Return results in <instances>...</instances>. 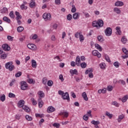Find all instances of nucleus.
<instances>
[{
    "label": "nucleus",
    "instance_id": "nucleus-1",
    "mask_svg": "<svg viewBox=\"0 0 128 128\" xmlns=\"http://www.w3.org/2000/svg\"><path fill=\"white\" fill-rule=\"evenodd\" d=\"M92 26L94 28H102V26H104V21L102 20H98V21H93Z\"/></svg>",
    "mask_w": 128,
    "mask_h": 128
},
{
    "label": "nucleus",
    "instance_id": "nucleus-2",
    "mask_svg": "<svg viewBox=\"0 0 128 128\" xmlns=\"http://www.w3.org/2000/svg\"><path fill=\"white\" fill-rule=\"evenodd\" d=\"M5 68L6 70H8L10 72H12L14 70H16V67L14 65L13 62H9L5 64Z\"/></svg>",
    "mask_w": 128,
    "mask_h": 128
},
{
    "label": "nucleus",
    "instance_id": "nucleus-3",
    "mask_svg": "<svg viewBox=\"0 0 128 128\" xmlns=\"http://www.w3.org/2000/svg\"><path fill=\"white\" fill-rule=\"evenodd\" d=\"M42 18L46 22H48V20H52V14L50 13H44Z\"/></svg>",
    "mask_w": 128,
    "mask_h": 128
},
{
    "label": "nucleus",
    "instance_id": "nucleus-4",
    "mask_svg": "<svg viewBox=\"0 0 128 128\" xmlns=\"http://www.w3.org/2000/svg\"><path fill=\"white\" fill-rule=\"evenodd\" d=\"M28 86L26 82L22 81L20 82V88L22 90H28Z\"/></svg>",
    "mask_w": 128,
    "mask_h": 128
},
{
    "label": "nucleus",
    "instance_id": "nucleus-5",
    "mask_svg": "<svg viewBox=\"0 0 128 128\" xmlns=\"http://www.w3.org/2000/svg\"><path fill=\"white\" fill-rule=\"evenodd\" d=\"M104 34L106 36H110L112 34V30L111 28L108 27L104 30Z\"/></svg>",
    "mask_w": 128,
    "mask_h": 128
},
{
    "label": "nucleus",
    "instance_id": "nucleus-6",
    "mask_svg": "<svg viewBox=\"0 0 128 128\" xmlns=\"http://www.w3.org/2000/svg\"><path fill=\"white\" fill-rule=\"evenodd\" d=\"M22 4L20 6V8L24 10H28V6H26V4H28V2H26V0H23Z\"/></svg>",
    "mask_w": 128,
    "mask_h": 128
},
{
    "label": "nucleus",
    "instance_id": "nucleus-7",
    "mask_svg": "<svg viewBox=\"0 0 128 128\" xmlns=\"http://www.w3.org/2000/svg\"><path fill=\"white\" fill-rule=\"evenodd\" d=\"M59 116H62L64 118H68V112H66L64 110L61 111L60 113L59 114Z\"/></svg>",
    "mask_w": 128,
    "mask_h": 128
},
{
    "label": "nucleus",
    "instance_id": "nucleus-8",
    "mask_svg": "<svg viewBox=\"0 0 128 128\" xmlns=\"http://www.w3.org/2000/svg\"><path fill=\"white\" fill-rule=\"evenodd\" d=\"M27 46L28 48H30V50H36V46L34 44H28Z\"/></svg>",
    "mask_w": 128,
    "mask_h": 128
},
{
    "label": "nucleus",
    "instance_id": "nucleus-9",
    "mask_svg": "<svg viewBox=\"0 0 128 128\" xmlns=\"http://www.w3.org/2000/svg\"><path fill=\"white\" fill-rule=\"evenodd\" d=\"M92 54L94 56H98V58L102 57V54L99 53L98 50H94L92 51Z\"/></svg>",
    "mask_w": 128,
    "mask_h": 128
},
{
    "label": "nucleus",
    "instance_id": "nucleus-10",
    "mask_svg": "<svg viewBox=\"0 0 128 128\" xmlns=\"http://www.w3.org/2000/svg\"><path fill=\"white\" fill-rule=\"evenodd\" d=\"M62 98H63V100H70V95H68V93L67 92L64 93V94H63L62 96Z\"/></svg>",
    "mask_w": 128,
    "mask_h": 128
},
{
    "label": "nucleus",
    "instance_id": "nucleus-11",
    "mask_svg": "<svg viewBox=\"0 0 128 128\" xmlns=\"http://www.w3.org/2000/svg\"><path fill=\"white\" fill-rule=\"evenodd\" d=\"M2 48L3 50H5L6 52H8V50H10V46H8V44H4L2 46Z\"/></svg>",
    "mask_w": 128,
    "mask_h": 128
},
{
    "label": "nucleus",
    "instance_id": "nucleus-12",
    "mask_svg": "<svg viewBox=\"0 0 128 128\" xmlns=\"http://www.w3.org/2000/svg\"><path fill=\"white\" fill-rule=\"evenodd\" d=\"M76 62L77 66H80V56H76Z\"/></svg>",
    "mask_w": 128,
    "mask_h": 128
},
{
    "label": "nucleus",
    "instance_id": "nucleus-13",
    "mask_svg": "<svg viewBox=\"0 0 128 128\" xmlns=\"http://www.w3.org/2000/svg\"><path fill=\"white\" fill-rule=\"evenodd\" d=\"M116 34L118 36H120L122 34V30H120V26H116Z\"/></svg>",
    "mask_w": 128,
    "mask_h": 128
},
{
    "label": "nucleus",
    "instance_id": "nucleus-14",
    "mask_svg": "<svg viewBox=\"0 0 128 128\" xmlns=\"http://www.w3.org/2000/svg\"><path fill=\"white\" fill-rule=\"evenodd\" d=\"M56 110V108H54L52 107V106H50L48 107L47 109L48 112H54Z\"/></svg>",
    "mask_w": 128,
    "mask_h": 128
},
{
    "label": "nucleus",
    "instance_id": "nucleus-15",
    "mask_svg": "<svg viewBox=\"0 0 128 128\" xmlns=\"http://www.w3.org/2000/svg\"><path fill=\"white\" fill-rule=\"evenodd\" d=\"M80 12H76L74 14H73V18L74 20H78L80 18Z\"/></svg>",
    "mask_w": 128,
    "mask_h": 128
},
{
    "label": "nucleus",
    "instance_id": "nucleus-16",
    "mask_svg": "<svg viewBox=\"0 0 128 128\" xmlns=\"http://www.w3.org/2000/svg\"><path fill=\"white\" fill-rule=\"evenodd\" d=\"M115 6H124V2L122 1H118L115 3Z\"/></svg>",
    "mask_w": 128,
    "mask_h": 128
},
{
    "label": "nucleus",
    "instance_id": "nucleus-17",
    "mask_svg": "<svg viewBox=\"0 0 128 128\" xmlns=\"http://www.w3.org/2000/svg\"><path fill=\"white\" fill-rule=\"evenodd\" d=\"M82 97L86 102L88 100V95H86V92H83L82 93Z\"/></svg>",
    "mask_w": 128,
    "mask_h": 128
},
{
    "label": "nucleus",
    "instance_id": "nucleus-18",
    "mask_svg": "<svg viewBox=\"0 0 128 128\" xmlns=\"http://www.w3.org/2000/svg\"><path fill=\"white\" fill-rule=\"evenodd\" d=\"M24 100H20L18 102V106H19V108H22V106H24Z\"/></svg>",
    "mask_w": 128,
    "mask_h": 128
},
{
    "label": "nucleus",
    "instance_id": "nucleus-19",
    "mask_svg": "<svg viewBox=\"0 0 128 128\" xmlns=\"http://www.w3.org/2000/svg\"><path fill=\"white\" fill-rule=\"evenodd\" d=\"M114 12L117 14H120L122 12V11L120 10V9L118 8H114Z\"/></svg>",
    "mask_w": 128,
    "mask_h": 128
},
{
    "label": "nucleus",
    "instance_id": "nucleus-20",
    "mask_svg": "<svg viewBox=\"0 0 128 128\" xmlns=\"http://www.w3.org/2000/svg\"><path fill=\"white\" fill-rule=\"evenodd\" d=\"M15 14L16 16V20H22V16L20 15V12H16Z\"/></svg>",
    "mask_w": 128,
    "mask_h": 128
},
{
    "label": "nucleus",
    "instance_id": "nucleus-21",
    "mask_svg": "<svg viewBox=\"0 0 128 128\" xmlns=\"http://www.w3.org/2000/svg\"><path fill=\"white\" fill-rule=\"evenodd\" d=\"M95 48L97 50H98L99 52H102V46H100V44H95Z\"/></svg>",
    "mask_w": 128,
    "mask_h": 128
},
{
    "label": "nucleus",
    "instance_id": "nucleus-22",
    "mask_svg": "<svg viewBox=\"0 0 128 128\" xmlns=\"http://www.w3.org/2000/svg\"><path fill=\"white\" fill-rule=\"evenodd\" d=\"M124 114L120 115L118 116V122H122V120H124Z\"/></svg>",
    "mask_w": 128,
    "mask_h": 128
},
{
    "label": "nucleus",
    "instance_id": "nucleus-23",
    "mask_svg": "<svg viewBox=\"0 0 128 128\" xmlns=\"http://www.w3.org/2000/svg\"><path fill=\"white\" fill-rule=\"evenodd\" d=\"M128 100V94L124 96L122 98V102H126Z\"/></svg>",
    "mask_w": 128,
    "mask_h": 128
},
{
    "label": "nucleus",
    "instance_id": "nucleus-24",
    "mask_svg": "<svg viewBox=\"0 0 128 128\" xmlns=\"http://www.w3.org/2000/svg\"><path fill=\"white\" fill-rule=\"evenodd\" d=\"M98 92L99 94H106V88H104L103 89H100L98 90Z\"/></svg>",
    "mask_w": 128,
    "mask_h": 128
},
{
    "label": "nucleus",
    "instance_id": "nucleus-25",
    "mask_svg": "<svg viewBox=\"0 0 128 128\" xmlns=\"http://www.w3.org/2000/svg\"><path fill=\"white\" fill-rule=\"evenodd\" d=\"M22 108L25 110V112H30V108L27 106H23Z\"/></svg>",
    "mask_w": 128,
    "mask_h": 128
},
{
    "label": "nucleus",
    "instance_id": "nucleus-26",
    "mask_svg": "<svg viewBox=\"0 0 128 128\" xmlns=\"http://www.w3.org/2000/svg\"><path fill=\"white\" fill-rule=\"evenodd\" d=\"M32 68H36V62L35 60H32Z\"/></svg>",
    "mask_w": 128,
    "mask_h": 128
},
{
    "label": "nucleus",
    "instance_id": "nucleus-27",
    "mask_svg": "<svg viewBox=\"0 0 128 128\" xmlns=\"http://www.w3.org/2000/svg\"><path fill=\"white\" fill-rule=\"evenodd\" d=\"M3 20L6 22H8V24H10V19L6 16H4L3 18Z\"/></svg>",
    "mask_w": 128,
    "mask_h": 128
},
{
    "label": "nucleus",
    "instance_id": "nucleus-28",
    "mask_svg": "<svg viewBox=\"0 0 128 128\" xmlns=\"http://www.w3.org/2000/svg\"><path fill=\"white\" fill-rule=\"evenodd\" d=\"M28 84H36V80L32 78H29L28 80Z\"/></svg>",
    "mask_w": 128,
    "mask_h": 128
},
{
    "label": "nucleus",
    "instance_id": "nucleus-29",
    "mask_svg": "<svg viewBox=\"0 0 128 128\" xmlns=\"http://www.w3.org/2000/svg\"><path fill=\"white\" fill-rule=\"evenodd\" d=\"M121 42H122V44H126V42H128V40L126 39V36H124L121 39Z\"/></svg>",
    "mask_w": 128,
    "mask_h": 128
},
{
    "label": "nucleus",
    "instance_id": "nucleus-30",
    "mask_svg": "<svg viewBox=\"0 0 128 128\" xmlns=\"http://www.w3.org/2000/svg\"><path fill=\"white\" fill-rule=\"evenodd\" d=\"M70 74L72 75L74 74H78V70H76V69L75 70H70Z\"/></svg>",
    "mask_w": 128,
    "mask_h": 128
},
{
    "label": "nucleus",
    "instance_id": "nucleus-31",
    "mask_svg": "<svg viewBox=\"0 0 128 128\" xmlns=\"http://www.w3.org/2000/svg\"><path fill=\"white\" fill-rule=\"evenodd\" d=\"M7 56H8V54H6V53H4L0 56V58L2 60H6Z\"/></svg>",
    "mask_w": 128,
    "mask_h": 128
},
{
    "label": "nucleus",
    "instance_id": "nucleus-32",
    "mask_svg": "<svg viewBox=\"0 0 128 128\" xmlns=\"http://www.w3.org/2000/svg\"><path fill=\"white\" fill-rule=\"evenodd\" d=\"M97 38L98 42H104V37H102V36H100V35L98 36Z\"/></svg>",
    "mask_w": 128,
    "mask_h": 128
},
{
    "label": "nucleus",
    "instance_id": "nucleus-33",
    "mask_svg": "<svg viewBox=\"0 0 128 128\" xmlns=\"http://www.w3.org/2000/svg\"><path fill=\"white\" fill-rule=\"evenodd\" d=\"M38 94L40 98H44V93L42 91H39L38 92Z\"/></svg>",
    "mask_w": 128,
    "mask_h": 128
},
{
    "label": "nucleus",
    "instance_id": "nucleus-34",
    "mask_svg": "<svg viewBox=\"0 0 128 128\" xmlns=\"http://www.w3.org/2000/svg\"><path fill=\"white\" fill-rule=\"evenodd\" d=\"M106 66V64H105L104 62L101 63L100 64V68H102V70H105Z\"/></svg>",
    "mask_w": 128,
    "mask_h": 128
},
{
    "label": "nucleus",
    "instance_id": "nucleus-35",
    "mask_svg": "<svg viewBox=\"0 0 128 128\" xmlns=\"http://www.w3.org/2000/svg\"><path fill=\"white\" fill-rule=\"evenodd\" d=\"M24 30V27L20 26H18L17 28V30L18 32H22V30Z\"/></svg>",
    "mask_w": 128,
    "mask_h": 128
},
{
    "label": "nucleus",
    "instance_id": "nucleus-36",
    "mask_svg": "<svg viewBox=\"0 0 128 128\" xmlns=\"http://www.w3.org/2000/svg\"><path fill=\"white\" fill-rule=\"evenodd\" d=\"M106 116H108V118H112L113 116L112 114H110L108 112H106Z\"/></svg>",
    "mask_w": 128,
    "mask_h": 128
},
{
    "label": "nucleus",
    "instance_id": "nucleus-37",
    "mask_svg": "<svg viewBox=\"0 0 128 128\" xmlns=\"http://www.w3.org/2000/svg\"><path fill=\"white\" fill-rule=\"evenodd\" d=\"M30 6L31 8H34V6H36V2H34V0H31Z\"/></svg>",
    "mask_w": 128,
    "mask_h": 128
},
{
    "label": "nucleus",
    "instance_id": "nucleus-38",
    "mask_svg": "<svg viewBox=\"0 0 128 128\" xmlns=\"http://www.w3.org/2000/svg\"><path fill=\"white\" fill-rule=\"evenodd\" d=\"M8 12V8H4L2 10V14H7V12Z\"/></svg>",
    "mask_w": 128,
    "mask_h": 128
},
{
    "label": "nucleus",
    "instance_id": "nucleus-39",
    "mask_svg": "<svg viewBox=\"0 0 128 128\" xmlns=\"http://www.w3.org/2000/svg\"><path fill=\"white\" fill-rule=\"evenodd\" d=\"M106 90H107L108 92H112V90H114V86H108Z\"/></svg>",
    "mask_w": 128,
    "mask_h": 128
},
{
    "label": "nucleus",
    "instance_id": "nucleus-40",
    "mask_svg": "<svg viewBox=\"0 0 128 128\" xmlns=\"http://www.w3.org/2000/svg\"><path fill=\"white\" fill-rule=\"evenodd\" d=\"M112 106H116V108H118L120 106V104L118 103L116 101H114L112 102Z\"/></svg>",
    "mask_w": 128,
    "mask_h": 128
},
{
    "label": "nucleus",
    "instance_id": "nucleus-41",
    "mask_svg": "<svg viewBox=\"0 0 128 128\" xmlns=\"http://www.w3.org/2000/svg\"><path fill=\"white\" fill-rule=\"evenodd\" d=\"M9 16L10 18H14L16 17L14 14V11H11L10 13Z\"/></svg>",
    "mask_w": 128,
    "mask_h": 128
},
{
    "label": "nucleus",
    "instance_id": "nucleus-42",
    "mask_svg": "<svg viewBox=\"0 0 128 128\" xmlns=\"http://www.w3.org/2000/svg\"><path fill=\"white\" fill-rule=\"evenodd\" d=\"M80 66L82 68H86V63L84 62L80 64Z\"/></svg>",
    "mask_w": 128,
    "mask_h": 128
},
{
    "label": "nucleus",
    "instance_id": "nucleus-43",
    "mask_svg": "<svg viewBox=\"0 0 128 128\" xmlns=\"http://www.w3.org/2000/svg\"><path fill=\"white\" fill-rule=\"evenodd\" d=\"M92 124H94L95 126H98V124H100V121H96L94 120H93L92 121Z\"/></svg>",
    "mask_w": 128,
    "mask_h": 128
},
{
    "label": "nucleus",
    "instance_id": "nucleus-44",
    "mask_svg": "<svg viewBox=\"0 0 128 128\" xmlns=\"http://www.w3.org/2000/svg\"><path fill=\"white\" fill-rule=\"evenodd\" d=\"M66 18L68 20H72V14H68Z\"/></svg>",
    "mask_w": 128,
    "mask_h": 128
},
{
    "label": "nucleus",
    "instance_id": "nucleus-45",
    "mask_svg": "<svg viewBox=\"0 0 128 128\" xmlns=\"http://www.w3.org/2000/svg\"><path fill=\"white\" fill-rule=\"evenodd\" d=\"M71 12H76V6H74V5L72 6Z\"/></svg>",
    "mask_w": 128,
    "mask_h": 128
},
{
    "label": "nucleus",
    "instance_id": "nucleus-46",
    "mask_svg": "<svg viewBox=\"0 0 128 128\" xmlns=\"http://www.w3.org/2000/svg\"><path fill=\"white\" fill-rule=\"evenodd\" d=\"M104 58L106 62H110V57H108V56L105 54Z\"/></svg>",
    "mask_w": 128,
    "mask_h": 128
},
{
    "label": "nucleus",
    "instance_id": "nucleus-47",
    "mask_svg": "<svg viewBox=\"0 0 128 128\" xmlns=\"http://www.w3.org/2000/svg\"><path fill=\"white\" fill-rule=\"evenodd\" d=\"M7 38L9 42H12L14 40V37L10 36H7Z\"/></svg>",
    "mask_w": 128,
    "mask_h": 128
},
{
    "label": "nucleus",
    "instance_id": "nucleus-48",
    "mask_svg": "<svg viewBox=\"0 0 128 128\" xmlns=\"http://www.w3.org/2000/svg\"><path fill=\"white\" fill-rule=\"evenodd\" d=\"M31 101L32 102V104H34V106H36V104H38L36 100H34V98H31Z\"/></svg>",
    "mask_w": 128,
    "mask_h": 128
},
{
    "label": "nucleus",
    "instance_id": "nucleus-49",
    "mask_svg": "<svg viewBox=\"0 0 128 128\" xmlns=\"http://www.w3.org/2000/svg\"><path fill=\"white\" fill-rule=\"evenodd\" d=\"M54 84V82H52V80H50L48 82V86H52V84Z\"/></svg>",
    "mask_w": 128,
    "mask_h": 128
},
{
    "label": "nucleus",
    "instance_id": "nucleus-50",
    "mask_svg": "<svg viewBox=\"0 0 128 128\" xmlns=\"http://www.w3.org/2000/svg\"><path fill=\"white\" fill-rule=\"evenodd\" d=\"M8 96L10 98H16V94H14L13 93L10 92L8 94Z\"/></svg>",
    "mask_w": 128,
    "mask_h": 128
},
{
    "label": "nucleus",
    "instance_id": "nucleus-51",
    "mask_svg": "<svg viewBox=\"0 0 128 128\" xmlns=\"http://www.w3.org/2000/svg\"><path fill=\"white\" fill-rule=\"evenodd\" d=\"M0 100H2V102H4V100H6V95L2 94V95L0 96Z\"/></svg>",
    "mask_w": 128,
    "mask_h": 128
},
{
    "label": "nucleus",
    "instance_id": "nucleus-52",
    "mask_svg": "<svg viewBox=\"0 0 128 128\" xmlns=\"http://www.w3.org/2000/svg\"><path fill=\"white\" fill-rule=\"evenodd\" d=\"M80 42H82L84 40V35L81 34V36H80Z\"/></svg>",
    "mask_w": 128,
    "mask_h": 128
},
{
    "label": "nucleus",
    "instance_id": "nucleus-53",
    "mask_svg": "<svg viewBox=\"0 0 128 128\" xmlns=\"http://www.w3.org/2000/svg\"><path fill=\"white\" fill-rule=\"evenodd\" d=\"M122 50L125 54H128V50H126V48H122Z\"/></svg>",
    "mask_w": 128,
    "mask_h": 128
},
{
    "label": "nucleus",
    "instance_id": "nucleus-54",
    "mask_svg": "<svg viewBox=\"0 0 128 128\" xmlns=\"http://www.w3.org/2000/svg\"><path fill=\"white\" fill-rule=\"evenodd\" d=\"M26 120H32V116H30L28 115H26Z\"/></svg>",
    "mask_w": 128,
    "mask_h": 128
},
{
    "label": "nucleus",
    "instance_id": "nucleus-55",
    "mask_svg": "<svg viewBox=\"0 0 128 128\" xmlns=\"http://www.w3.org/2000/svg\"><path fill=\"white\" fill-rule=\"evenodd\" d=\"M82 36V34L80 32H77L75 34V37H76L77 38H80Z\"/></svg>",
    "mask_w": 128,
    "mask_h": 128
},
{
    "label": "nucleus",
    "instance_id": "nucleus-56",
    "mask_svg": "<svg viewBox=\"0 0 128 128\" xmlns=\"http://www.w3.org/2000/svg\"><path fill=\"white\" fill-rule=\"evenodd\" d=\"M118 82L119 84H122L123 86H124L126 84V82L124 80H120L118 81Z\"/></svg>",
    "mask_w": 128,
    "mask_h": 128
},
{
    "label": "nucleus",
    "instance_id": "nucleus-57",
    "mask_svg": "<svg viewBox=\"0 0 128 128\" xmlns=\"http://www.w3.org/2000/svg\"><path fill=\"white\" fill-rule=\"evenodd\" d=\"M20 76H22V72H18V73H16L15 74V76L16 78H20Z\"/></svg>",
    "mask_w": 128,
    "mask_h": 128
},
{
    "label": "nucleus",
    "instance_id": "nucleus-58",
    "mask_svg": "<svg viewBox=\"0 0 128 128\" xmlns=\"http://www.w3.org/2000/svg\"><path fill=\"white\" fill-rule=\"evenodd\" d=\"M83 14L85 16V18H90V14L88 12H83Z\"/></svg>",
    "mask_w": 128,
    "mask_h": 128
},
{
    "label": "nucleus",
    "instance_id": "nucleus-59",
    "mask_svg": "<svg viewBox=\"0 0 128 128\" xmlns=\"http://www.w3.org/2000/svg\"><path fill=\"white\" fill-rule=\"evenodd\" d=\"M89 72H92V69H90V68H89V69L86 70L85 72L86 74H88Z\"/></svg>",
    "mask_w": 128,
    "mask_h": 128
},
{
    "label": "nucleus",
    "instance_id": "nucleus-60",
    "mask_svg": "<svg viewBox=\"0 0 128 128\" xmlns=\"http://www.w3.org/2000/svg\"><path fill=\"white\" fill-rule=\"evenodd\" d=\"M120 63L118 62H116L114 64V66L116 68H118L120 66Z\"/></svg>",
    "mask_w": 128,
    "mask_h": 128
},
{
    "label": "nucleus",
    "instance_id": "nucleus-61",
    "mask_svg": "<svg viewBox=\"0 0 128 128\" xmlns=\"http://www.w3.org/2000/svg\"><path fill=\"white\" fill-rule=\"evenodd\" d=\"M58 60V62H62V60L60 59V56H55L54 58V60Z\"/></svg>",
    "mask_w": 128,
    "mask_h": 128
},
{
    "label": "nucleus",
    "instance_id": "nucleus-62",
    "mask_svg": "<svg viewBox=\"0 0 128 128\" xmlns=\"http://www.w3.org/2000/svg\"><path fill=\"white\" fill-rule=\"evenodd\" d=\"M46 82H48V79L46 78H43L42 84H46Z\"/></svg>",
    "mask_w": 128,
    "mask_h": 128
},
{
    "label": "nucleus",
    "instance_id": "nucleus-63",
    "mask_svg": "<svg viewBox=\"0 0 128 128\" xmlns=\"http://www.w3.org/2000/svg\"><path fill=\"white\" fill-rule=\"evenodd\" d=\"M53 126H54V128H60V124L58 123H54L52 124Z\"/></svg>",
    "mask_w": 128,
    "mask_h": 128
},
{
    "label": "nucleus",
    "instance_id": "nucleus-64",
    "mask_svg": "<svg viewBox=\"0 0 128 128\" xmlns=\"http://www.w3.org/2000/svg\"><path fill=\"white\" fill-rule=\"evenodd\" d=\"M59 79L60 80L61 82H64V76L62 74L59 76Z\"/></svg>",
    "mask_w": 128,
    "mask_h": 128
}]
</instances>
